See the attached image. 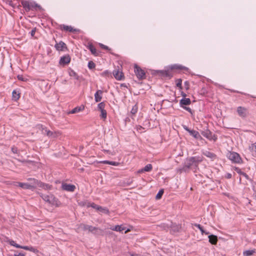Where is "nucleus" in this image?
Instances as JSON below:
<instances>
[{"instance_id": "f257e3e1", "label": "nucleus", "mask_w": 256, "mask_h": 256, "mask_svg": "<svg viewBox=\"0 0 256 256\" xmlns=\"http://www.w3.org/2000/svg\"><path fill=\"white\" fill-rule=\"evenodd\" d=\"M202 161V158L198 156H192L186 160L184 166L180 170L186 172L192 166H194L197 167L198 164Z\"/></svg>"}, {"instance_id": "f03ea898", "label": "nucleus", "mask_w": 256, "mask_h": 256, "mask_svg": "<svg viewBox=\"0 0 256 256\" xmlns=\"http://www.w3.org/2000/svg\"><path fill=\"white\" fill-rule=\"evenodd\" d=\"M22 4L26 12L30 10H42V6L32 1H22Z\"/></svg>"}, {"instance_id": "7ed1b4c3", "label": "nucleus", "mask_w": 256, "mask_h": 256, "mask_svg": "<svg viewBox=\"0 0 256 256\" xmlns=\"http://www.w3.org/2000/svg\"><path fill=\"white\" fill-rule=\"evenodd\" d=\"M40 127V129L42 130V134L47 136L49 138H56L61 134V132H52L47 130V128L46 127H44L42 125H41Z\"/></svg>"}, {"instance_id": "20e7f679", "label": "nucleus", "mask_w": 256, "mask_h": 256, "mask_svg": "<svg viewBox=\"0 0 256 256\" xmlns=\"http://www.w3.org/2000/svg\"><path fill=\"white\" fill-rule=\"evenodd\" d=\"M200 134L210 140L216 142L217 140V136L208 128L201 130Z\"/></svg>"}, {"instance_id": "39448f33", "label": "nucleus", "mask_w": 256, "mask_h": 256, "mask_svg": "<svg viewBox=\"0 0 256 256\" xmlns=\"http://www.w3.org/2000/svg\"><path fill=\"white\" fill-rule=\"evenodd\" d=\"M152 74H158L162 78H170L173 76L172 74L170 72L169 69L167 70H154Z\"/></svg>"}, {"instance_id": "423d86ee", "label": "nucleus", "mask_w": 256, "mask_h": 256, "mask_svg": "<svg viewBox=\"0 0 256 256\" xmlns=\"http://www.w3.org/2000/svg\"><path fill=\"white\" fill-rule=\"evenodd\" d=\"M134 73L138 78L140 80L145 79L146 78V72L140 67L136 64L134 68Z\"/></svg>"}, {"instance_id": "0eeeda50", "label": "nucleus", "mask_w": 256, "mask_h": 256, "mask_svg": "<svg viewBox=\"0 0 256 256\" xmlns=\"http://www.w3.org/2000/svg\"><path fill=\"white\" fill-rule=\"evenodd\" d=\"M228 158L234 163H240L242 158L236 152H230L228 154Z\"/></svg>"}, {"instance_id": "6e6552de", "label": "nucleus", "mask_w": 256, "mask_h": 256, "mask_svg": "<svg viewBox=\"0 0 256 256\" xmlns=\"http://www.w3.org/2000/svg\"><path fill=\"white\" fill-rule=\"evenodd\" d=\"M40 196L46 202H48L49 204H52L57 205L58 199H56L52 194L46 195L42 194L40 195Z\"/></svg>"}, {"instance_id": "1a4fd4ad", "label": "nucleus", "mask_w": 256, "mask_h": 256, "mask_svg": "<svg viewBox=\"0 0 256 256\" xmlns=\"http://www.w3.org/2000/svg\"><path fill=\"white\" fill-rule=\"evenodd\" d=\"M61 30H64L66 32H69L73 33H77L80 32L79 29L74 28L70 26H66L64 24H60V26Z\"/></svg>"}, {"instance_id": "9d476101", "label": "nucleus", "mask_w": 256, "mask_h": 256, "mask_svg": "<svg viewBox=\"0 0 256 256\" xmlns=\"http://www.w3.org/2000/svg\"><path fill=\"white\" fill-rule=\"evenodd\" d=\"M62 190L68 192H73L74 191L76 188L74 184L62 183Z\"/></svg>"}, {"instance_id": "9b49d317", "label": "nucleus", "mask_w": 256, "mask_h": 256, "mask_svg": "<svg viewBox=\"0 0 256 256\" xmlns=\"http://www.w3.org/2000/svg\"><path fill=\"white\" fill-rule=\"evenodd\" d=\"M170 70H188V68L180 64H174L169 66Z\"/></svg>"}, {"instance_id": "f8f14e48", "label": "nucleus", "mask_w": 256, "mask_h": 256, "mask_svg": "<svg viewBox=\"0 0 256 256\" xmlns=\"http://www.w3.org/2000/svg\"><path fill=\"white\" fill-rule=\"evenodd\" d=\"M70 57L68 54H66L61 57L59 64L62 66H65L68 64L70 62Z\"/></svg>"}, {"instance_id": "ddd939ff", "label": "nucleus", "mask_w": 256, "mask_h": 256, "mask_svg": "<svg viewBox=\"0 0 256 256\" xmlns=\"http://www.w3.org/2000/svg\"><path fill=\"white\" fill-rule=\"evenodd\" d=\"M237 112L240 116L244 118L248 115L247 109L246 108L238 106L237 108Z\"/></svg>"}, {"instance_id": "4468645a", "label": "nucleus", "mask_w": 256, "mask_h": 256, "mask_svg": "<svg viewBox=\"0 0 256 256\" xmlns=\"http://www.w3.org/2000/svg\"><path fill=\"white\" fill-rule=\"evenodd\" d=\"M89 232L95 235H102L103 234V230L98 227H94L92 226H90Z\"/></svg>"}, {"instance_id": "2eb2a0df", "label": "nucleus", "mask_w": 256, "mask_h": 256, "mask_svg": "<svg viewBox=\"0 0 256 256\" xmlns=\"http://www.w3.org/2000/svg\"><path fill=\"white\" fill-rule=\"evenodd\" d=\"M54 47L56 50L58 51H64L65 50H67V47L66 44L62 41L58 43H56L55 44Z\"/></svg>"}, {"instance_id": "dca6fc26", "label": "nucleus", "mask_w": 256, "mask_h": 256, "mask_svg": "<svg viewBox=\"0 0 256 256\" xmlns=\"http://www.w3.org/2000/svg\"><path fill=\"white\" fill-rule=\"evenodd\" d=\"M17 183H18V185H17L18 186L24 189L31 190L34 188L33 186L30 184L28 183H23V182H18Z\"/></svg>"}, {"instance_id": "f3484780", "label": "nucleus", "mask_w": 256, "mask_h": 256, "mask_svg": "<svg viewBox=\"0 0 256 256\" xmlns=\"http://www.w3.org/2000/svg\"><path fill=\"white\" fill-rule=\"evenodd\" d=\"M191 104V100L189 98H182L180 101V105L181 108L190 105Z\"/></svg>"}, {"instance_id": "a211bd4d", "label": "nucleus", "mask_w": 256, "mask_h": 256, "mask_svg": "<svg viewBox=\"0 0 256 256\" xmlns=\"http://www.w3.org/2000/svg\"><path fill=\"white\" fill-rule=\"evenodd\" d=\"M103 91L102 90H98L94 94V100L96 102H100L102 99V94Z\"/></svg>"}, {"instance_id": "6ab92c4d", "label": "nucleus", "mask_w": 256, "mask_h": 256, "mask_svg": "<svg viewBox=\"0 0 256 256\" xmlns=\"http://www.w3.org/2000/svg\"><path fill=\"white\" fill-rule=\"evenodd\" d=\"M208 238L209 239L208 241L211 244L215 245L217 244L218 239V236H216L214 234H210L208 236Z\"/></svg>"}, {"instance_id": "aec40b11", "label": "nucleus", "mask_w": 256, "mask_h": 256, "mask_svg": "<svg viewBox=\"0 0 256 256\" xmlns=\"http://www.w3.org/2000/svg\"><path fill=\"white\" fill-rule=\"evenodd\" d=\"M170 228L171 230L174 232H178L181 228V226L179 224H176L172 223L170 226Z\"/></svg>"}, {"instance_id": "412c9836", "label": "nucleus", "mask_w": 256, "mask_h": 256, "mask_svg": "<svg viewBox=\"0 0 256 256\" xmlns=\"http://www.w3.org/2000/svg\"><path fill=\"white\" fill-rule=\"evenodd\" d=\"M203 154L206 156L208 158H211L212 160H214L216 158V156L214 153H212L209 151H205L202 152Z\"/></svg>"}, {"instance_id": "4be33fe9", "label": "nucleus", "mask_w": 256, "mask_h": 256, "mask_svg": "<svg viewBox=\"0 0 256 256\" xmlns=\"http://www.w3.org/2000/svg\"><path fill=\"white\" fill-rule=\"evenodd\" d=\"M113 74L117 80H121L124 77L123 73L118 70H114L113 72Z\"/></svg>"}, {"instance_id": "5701e85b", "label": "nucleus", "mask_w": 256, "mask_h": 256, "mask_svg": "<svg viewBox=\"0 0 256 256\" xmlns=\"http://www.w3.org/2000/svg\"><path fill=\"white\" fill-rule=\"evenodd\" d=\"M110 229L116 232H121L124 230H126V228L124 226H122V225H116L114 226H112L110 228Z\"/></svg>"}, {"instance_id": "b1692460", "label": "nucleus", "mask_w": 256, "mask_h": 256, "mask_svg": "<svg viewBox=\"0 0 256 256\" xmlns=\"http://www.w3.org/2000/svg\"><path fill=\"white\" fill-rule=\"evenodd\" d=\"M88 48L92 54L94 56H98L96 50L92 44H88Z\"/></svg>"}, {"instance_id": "393cba45", "label": "nucleus", "mask_w": 256, "mask_h": 256, "mask_svg": "<svg viewBox=\"0 0 256 256\" xmlns=\"http://www.w3.org/2000/svg\"><path fill=\"white\" fill-rule=\"evenodd\" d=\"M84 106L81 105L80 106H77V107L74 108V109H72L70 111V114H76V113L80 111H82V110H84Z\"/></svg>"}, {"instance_id": "a878e982", "label": "nucleus", "mask_w": 256, "mask_h": 256, "mask_svg": "<svg viewBox=\"0 0 256 256\" xmlns=\"http://www.w3.org/2000/svg\"><path fill=\"white\" fill-rule=\"evenodd\" d=\"M255 253H256V250L255 249L246 250L243 252L244 256H252Z\"/></svg>"}, {"instance_id": "bb28decb", "label": "nucleus", "mask_w": 256, "mask_h": 256, "mask_svg": "<svg viewBox=\"0 0 256 256\" xmlns=\"http://www.w3.org/2000/svg\"><path fill=\"white\" fill-rule=\"evenodd\" d=\"M90 226H91L86 224H80L78 226V228L84 231H86L87 230H88L89 231Z\"/></svg>"}, {"instance_id": "cd10ccee", "label": "nucleus", "mask_w": 256, "mask_h": 256, "mask_svg": "<svg viewBox=\"0 0 256 256\" xmlns=\"http://www.w3.org/2000/svg\"><path fill=\"white\" fill-rule=\"evenodd\" d=\"M188 133L191 136H193L194 138H198V137L199 138V132L196 130H190Z\"/></svg>"}, {"instance_id": "c85d7f7f", "label": "nucleus", "mask_w": 256, "mask_h": 256, "mask_svg": "<svg viewBox=\"0 0 256 256\" xmlns=\"http://www.w3.org/2000/svg\"><path fill=\"white\" fill-rule=\"evenodd\" d=\"M101 162L104 164H108L110 165L115 166H118L120 164L119 162H113V161H109V160H104V161L102 162Z\"/></svg>"}, {"instance_id": "c756f323", "label": "nucleus", "mask_w": 256, "mask_h": 256, "mask_svg": "<svg viewBox=\"0 0 256 256\" xmlns=\"http://www.w3.org/2000/svg\"><path fill=\"white\" fill-rule=\"evenodd\" d=\"M12 96L13 100H17L20 98V93L14 90L12 92Z\"/></svg>"}, {"instance_id": "7c9ffc66", "label": "nucleus", "mask_w": 256, "mask_h": 256, "mask_svg": "<svg viewBox=\"0 0 256 256\" xmlns=\"http://www.w3.org/2000/svg\"><path fill=\"white\" fill-rule=\"evenodd\" d=\"M69 74L70 76L74 77L75 79L77 80H79V76L74 70H70L69 72Z\"/></svg>"}, {"instance_id": "2f4dec72", "label": "nucleus", "mask_w": 256, "mask_h": 256, "mask_svg": "<svg viewBox=\"0 0 256 256\" xmlns=\"http://www.w3.org/2000/svg\"><path fill=\"white\" fill-rule=\"evenodd\" d=\"M152 168V165L151 164H148L144 167V168L142 169V171L150 172Z\"/></svg>"}, {"instance_id": "473e14b6", "label": "nucleus", "mask_w": 256, "mask_h": 256, "mask_svg": "<svg viewBox=\"0 0 256 256\" xmlns=\"http://www.w3.org/2000/svg\"><path fill=\"white\" fill-rule=\"evenodd\" d=\"M34 180V184H36L38 185V186H39L40 188H44V183L42 182H40V181H38L36 180H35V179H33Z\"/></svg>"}, {"instance_id": "72a5a7b5", "label": "nucleus", "mask_w": 256, "mask_h": 256, "mask_svg": "<svg viewBox=\"0 0 256 256\" xmlns=\"http://www.w3.org/2000/svg\"><path fill=\"white\" fill-rule=\"evenodd\" d=\"M8 242L9 243V244L10 245L12 246H15L16 248H21V246L16 244V242L14 240H8Z\"/></svg>"}, {"instance_id": "f704fd0d", "label": "nucleus", "mask_w": 256, "mask_h": 256, "mask_svg": "<svg viewBox=\"0 0 256 256\" xmlns=\"http://www.w3.org/2000/svg\"><path fill=\"white\" fill-rule=\"evenodd\" d=\"M176 86L177 87H178L180 90H182V80L180 78L177 79L176 80Z\"/></svg>"}, {"instance_id": "c9c22d12", "label": "nucleus", "mask_w": 256, "mask_h": 256, "mask_svg": "<svg viewBox=\"0 0 256 256\" xmlns=\"http://www.w3.org/2000/svg\"><path fill=\"white\" fill-rule=\"evenodd\" d=\"M105 106H106L105 102H101L98 104V110H100H100H104Z\"/></svg>"}, {"instance_id": "e433bc0d", "label": "nucleus", "mask_w": 256, "mask_h": 256, "mask_svg": "<svg viewBox=\"0 0 256 256\" xmlns=\"http://www.w3.org/2000/svg\"><path fill=\"white\" fill-rule=\"evenodd\" d=\"M164 190L162 189V190H160L159 192H158V193L156 195V200L160 199L162 198V194H164Z\"/></svg>"}, {"instance_id": "4c0bfd02", "label": "nucleus", "mask_w": 256, "mask_h": 256, "mask_svg": "<svg viewBox=\"0 0 256 256\" xmlns=\"http://www.w3.org/2000/svg\"><path fill=\"white\" fill-rule=\"evenodd\" d=\"M100 112H101V114L100 115V118L104 120H105L106 118V116H107L106 111L105 110H100Z\"/></svg>"}, {"instance_id": "58836bf2", "label": "nucleus", "mask_w": 256, "mask_h": 256, "mask_svg": "<svg viewBox=\"0 0 256 256\" xmlns=\"http://www.w3.org/2000/svg\"><path fill=\"white\" fill-rule=\"evenodd\" d=\"M194 226L198 228L201 232L202 234H203L204 232H205V230H204L203 227L200 224H194Z\"/></svg>"}, {"instance_id": "ea45409f", "label": "nucleus", "mask_w": 256, "mask_h": 256, "mask_svg": "<svg viewBox=\"0 0 256 256\" xmlns=\"http://www.w3.org/2000/svg\"><path fill=\"white\" fill-rule=\"evenodd\" d=\"M160 226L163 230H168L170 228V226H169L168 224H162Z\"/></svg>"}, {"instance_id": "a19ab883", "label": "nucleus", "mask_w": 256, "mask_h": 256, "mask_svg": "<svg viewBox=\"0 0 256 256\" xmlns=\"http://www.w3.org/2000/svg\"><path fill=\"white\" fill-rule=\"evenodd\" d=\"M138 108L137 105L135 104L134 106H132L130 112L132 114H135L138 112Z\"/></svg>"}, {"instance_id": "79ce46f5", "label": "nucleus", "mask_w": 256, "mask_h": 256, "mask_svg": "<svg viewBox=\"0 0 256 256\" xmlns=\"http://www.w3.org/2000/svg\"><path fill=\"white\" fill-rule=\"evenodd\" d=\"M96 66V64L92 62V61H90L88 62V68L90 69V70H92L93 68H94Z\"/></svg>"}, {"instance_id": "37998d69", "label": "nucleus", "mask_w": 256, "mask_h": 256, "mask_svg": "<svg viewBox=\"0 0 256 256\" xmlns=\"http://www.w3.org/2000/svg\"><path fill=\"white\" fill-rule=\"evenodd\" d=\"M90 206L94 208H95L97 210H99L100 208V209H102V206H98L96 204H95L94 203L92 202L90 204Z\"/></svg>"}, {"instance_id": "c03bdc74", "label": "nucleus", "mask_w": 256, "mask_h": 256, "mask_svg": "<svg viewBox=\"0 0 256 256\" xmlns=\"http://www.w3.org/2000/svg\"><path fill=\"white\" fill-rule=\"evenodd\" d=\"M99 46L102 49H104V50H107L108 51H110L111 50V49L110 48H109L108 46H106L100 43Z\"/></svg>"}, {"instance_id": "a18cd8bd", "label": "nucleus", "mask_w": 256, "mask_h": 256, "mask_svg": "<svg viewBox=\"0 0 256 256\" xmlns=\"http://www.w3.org/2000/svg\"><path fill=\"white\" fill-rule=\"evenodd\" d=\"M98 210L106 214H108L109 213V210L108 208H104L102 207V209L100 208L99 210Z\"/></svg>"}, {"instance_id": "49530a36", "label": "nucleus", "mask_w": 256, "mask_h": 256, "mask_svg": "<svg viewBox=\"0 0 256 256\" xmlns=\"http://www.w3.org/2000/svg\"><path fill=\"white\" fill-rule=\"evenodd\" d=\"M184 109L186 110V111L188 112L190 114H192L194 111L189 107H188L186 106H184L182 107Z\"/></svg>"}, {"instance_id": "de8ad7c7", "label": "nucleus", "mask_w": 256, "mask_h": 256, "mask_svg": "<svg viewBox=\"0 0 256 256\" xmlns=\"http://www.w3.org/2000/svg\"><path fill=\"white\" fill-rule=\"evenodd\" d=\"M17 78L18 80L21 81L26 82L27 80V79L24 78L22 75H18Z\"/></svg>"}, {"instance_id": "09e8293b", "label": "nucleus", "mask_w": 256, "mask_h": 256, "mask_svg": "<svg viewBox=\"0 0 256 256\" xmlns=\"http://www.w3.org/2000/svg\"><path fill=\"white\" fill-rule=\"evenodd\" d=\"M234 170L238 174H240V175H242V174L243 173V172H242L241 170L238 168V167H234Z\"/></svg>"}, {"instance_id": "8fccbe9b", "label": "nucleus", "mask_w": 256, "mask_h": 256, "mask_svg": "<svg viewBox=\"0 0 256 256\" xmlns=\"http://www.w3.org/2000/svg\"><path fill=\"white\" fill-rule=\"evenodd\" d=\"M185 88L188 90L190 88V82L188 81H185L184 82Z\"/></svg>"}, {"instance_id": "3c124183", "label": "nucleus", "mask_w": 256, "mask_h": 256, "mask_svg": "<svg viewBox=\"0 0 256 256\" xmlns=\"http://www.w3.org/2000/svg\"><path fill=\"white\" fill-rule=\"evenodd\" d=\"M28 250H30V252H32L34 253L38 252V250L37 249H36L32 247V246H29Z\"/></svg>"}, {"instance_id": "603ef678", "label": "nucleus", "mask_w": 256, "mask_h": 256, "mask_svg": "<svg viewBox=\"0 0 256 256\" xmlns=\"http://www.w3.org/2000/svg\"><path fill=\"white\" fill-rule=\"evenodd\" d=\"M52 188V186L47 184H44V190H50Z\"/></svg>"}, {"instance_id": "864d4df0", "label": "nucleus", "mask_w": 256, "mask_h": 256, "mask_svg": "<svg viewBox=\"0 0 256 256\" xmlns=\"http://www.w3.org/2000/svg\"><path fill=\"white\" fill-rule=\"evenodd\" d=\"M12 151L14 154H17L18 151V148L16 147L13 146L12 148Z\"/></svg>"}, {"instance_id": "5fc2aeb1", "label": "nucleus", "mask_w": 256, "mask_h": 256, "mask_svg": "<svg viewBox=\"0 0 256 256\" xmlns=\"http://www.w3.org/2000/svg\"><path fill=\"white\" fill-rule=\"evenodd\" d=\"M36 28H34L30 32V35L32 36H34L36 32Z\"/></svg>"}, {"instance_id": "6e6d98bb", "label": "nucleus", "mask_w": 256, "mask_h": 256, "mask_svg": "<svg viewBox=\"0 0 256 256\" xmlns=\"http://www.w3.org/2000/svg\"><path fill=\"white\" fill-rule=\"evenodd\" d=\"M110 74V73L108 71L106 70L102 73V75L103 76H108Z\"/></svg>"}, {"instance_id": "4d7b16f0", "label": "nucleus", "mask_w": 256, "mask_h": 256, "mask_svg": "<svg viewBox=\"0 0 256 256\" xmlns=\"http://www.w3.org/2000/svg\"><path fill=\"white\" fill-rule=\"evenodd\" d=\"M242 176H244L248 180H250L249 176L246 173H245L244 172H243V173L242 174Z\"/></svg>"}, {"instance_id": "13d9d810", "label": "nucleus", "mask_w": 256, "mask_h": 256, "mask_svg": "<svg viewBox=\"0 0 256 256\" xmlns=\"http://www.w3.org/2000/svg\"><path fill=\"white\" fill-rule=\"evenodd\" d=\"M232 176V175L230 173H227L225 176L226 178H228V179L231 178Z\"/></svg>"}, {"instance_id": "bf43d9fd", "label": "nucleus", "mask_w": 256, "mask_h": 256, "mask_svg": "<svg viewBox=\"0 0 256 256\" xmlns=\"http://www.w3.org/2000/svg\"><path fill=\"white\" fill-rule=\"evenodd\" d=\"M132 182V179H128L126 182V184L128 186L130 185Z\"/></svg>"}, {"instance_id": "052dcab7", "label": "nucleus", "mask_w": 256, "mask_h": 256, "mask_svg": "<svg viewBox=\"0 0 256 256\" xmlns=\"http://www.w3.org/2000/svg\"><path fill=\"white\" fill-rule=\"evenodd\" d=\"M183 126V128L186 130L188 132H189L190 130V128H189L187 126H185V125H183L182 126Z\"/></svg>"}, {"instance_id": "680f3d73", "label": "nucleus", "mask_w": 256, "mask_h": 256, "mask_svg": "<svg viewBox=\"0 0 256 256\" xmlns=\"http://www.w3.org/2000/svg\"><path fill=\"white\" fill-rule=\"evenodd\" d=\"M183 126V128L186 130L188 132H189L190 130V128H189L187 126H185V125H183L182 126Z\"/></svg>"}, {"instance_id": "e2e57ef3", "label": "nucleus", "mask_w": 256, "mask_h": 256, "mask_svg": "<svg viewBox=\"0 0 256 256\" xmlns=\"http://www.w3.org/2000/svg\"><path fill=\"white\" fill-rule=\"evenodd\" d=\"M22 248V249H24L25 250H28L29 246H21V248Z\"/></svg>"}, {"instance_id": "0e129e2a", "label": "nucleus", "mask_w": 256, "mask_h": 256, "mask_svg": "<svg viewBox=\"0 0 256 256\" xmlns=\"http://www.w3.org/2000/svg\"><path fill=\"white\" fill-rule=\"evenodd\" d=\"M14 256H25L23 253L20 252L18 254H14Z\"/></svg>"}, {"instance_id": "69168bd1", "label": "nucleus", "mask_w": 256, "mask_h": 256, "mask_svg": "<svg viewBox=\"0 0 256 256\" xmlns=\"http://www.w3.org/2000/svg\"><path fill=\"white\" fill-rule=\"evenodd\" d=\"M181 95L183 97V98H186V94L183 92H181Z\"/></svg>"}, {"instance_id": "338daca9", "label": "nucleus", "mask_w": 256, "mask_h": 256, "mask_svg": "<svg viewBox=\"0 0 256 256\" xmlns=\"http://www.w3.org/2000/svg\"><path fill=\"white\" fill-rule=\"evenodd\" d=\"M199 138L198 137V138H196V140H202L203 138H202V136L200 135V134H199V136H198Z\"/></svg>"}, {"instance_id": "774afa93", "label": "nucleus", "mask_w": 256, "mask_h": 256, "mask_svg": "<svg viewBox=\"0 0 256 256\" xmlns=\"http://www.w3.org/2000/svg\"><path fill=\"white\" fill-rule=\"evenodd\" d=\"M252 145L254 148V151L256 152V142L253 144Z\"/></svg>"}]
</instances>
